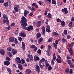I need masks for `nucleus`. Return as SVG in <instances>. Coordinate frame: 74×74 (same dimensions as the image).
I'll return each mask as SVG.
<instances>
[{"mask_svg": "<svg viewBox=\"0 0 74 74\" xmlns=\"http://www.w3.org/2000/svg\"><path fill=\"white\" fill-rule=\"evenodd\" d=\"M21 19L20 21V23H21V26L24 30H27L28 31H30L32 30L33 29V27L32 25H29L28 27H26V26H27V23L26 22H27V19L26 17L24 16H23L21 17Z\"/></svg>", "mask_w": 74, "mask_h": 74, "instance_id": "f257e3e1", "label": "nucleus"}, {"mask_svg": "<svg viewBox=\"0 0 74 74\" xmlns=\"http://www.w3.org/2000/svg\"><path fill=\"white\" fill-rule=\"evenodd\" d=\"M66 62L68 63V64L69 65V66L71 69H74V64L73 63V62H71V60H66Z\"/></svg>", "mask_w": 74, "mask_h": 74, "instance_id": "f03ea898", "label": "nucleus"}, {"mask_svg": "<svg viewBox=\"0 0 74 74\" xmlns=\"http://www.w3.org/2000/svg\"><path fill=\"white\" fill-rule=\"evenodd\" d=\"M3 18L6 19V20H3V23H6V24L8 25H9V23H8V22H9V21H8V17H7V16H6V15L4 14H3Z\"/></svg>", "mask_w": 74, "mask_h": 74, "instance_id": "7ed1b4c3", "label": "nucleus"}, {"mask_svg": "<svg viewBox=\"0 0 74 74\" xmlns=\"http://www.w3.org/2000/svg\"><path fill=\"white\" fill-rule=\"evenodd\" d=\"M35 66H36L35 68L36 71V72H38V74H39L40 73V67L37 64H36L35 65Z\"/></svg>", "mask_w": 74, "mask_h": 74, "instance_id": "20e7f679", "label": "nucleus"}, {"mask_svg": "<svg viewBox=\"0 0 74 74\" xmlns=\"http://www.w3.org/2000/svg\"><path fill=\"white\" fill-rule=\"evenodd\" d=\"M62 12L64 13V14H68V12L67 10V8H64L62 9Z\"/></svg>", "mask_w": 74, "mask_h": 74, "instance_id": "39448f33", "label": "nucleus"}, {"mask_svg": "<svg viewBox=\"0 0 74 74\" xmlns=\"http://www.w3.org/2000/svg\"><path fill=\"white\" fill-rule=\"evenodd\" d=\"M46 31L47 33H51V28L49 25H47L46 26Z\"/></svg>", "mask_w": 74, "mask_h": 74, "instance_id": "423d86ee", "label": "nucleus"}, {"mask_svg": "<svg viewBox=\"0 0 74 74\" xmlns=\"http://www.w3.org/2000/svg\"><path fill=\"white\" fill-rule=\"evenodd\" d=\"M42 30L43 32L42 33V35H45V27L43 26L42 27Z\"/></svg>", "mask_w": 74, "mask_h": 74, "instance_id": "0eeeda50", "label": "nucleus"}, {"mask_svg": "<svg viewBox=\"0 0 74 74\" xmlns=\"http://www.w3.org/2000/svg\"><path fill=\"white\" fill-rule=\"evenodd\" d=\"M19 36H23V37H26V34H25V32H23L20 33L19 34Z\"/></svg>", "mask_w": 74, "mask_h": 74, "instance_id": "6e6552de", "label": "nucleus"}, {"mask_svg": "<svg viewBox=\"0 0 74 74\" xmlns=\"http://www.w3.org/2000/svg\"><path fill=\"white\" fill-rule=\"evenodd\" d=\"M28 58H30V60L33 61L34 59H33V56L30 54H28L27 55Z\"/></svg>", "mask_w": 74, "mask_h": 74, "instance_id": "1a4fd4ad", "label": "nucleus"}, {"mask_svg": "<svg viewBox=\"0 0 74 74\" xmlns=\"http://www.w3.org/2000/svg\"><path fill=\"white\" fill-rule=\"evenodd\" d=\"M24 15L26 17L27 16V14L29 13V12L28 10H24Z\"/></svg>", "mask_w": 74, "mask_h": 74, "instance_id": "9d476101", "label": "nucleus"}, {"mask_svg": "<svg viewBox=\"0 0 74 74\" xmlns=\"http://www.w3.org/2000/svg\"><path fill=\"white\" fill-rule=\"evenodd\" d=\"M21 61L22 62H21ZM25 63V61L23 59H22L21 61V59H20V58H19V63L23 64Z\"/></svg>", "mask_w": 74, "mask_h": 74, "instance_id": "9b49d317", "label": "nucleus"}, {"mask_svg": "<svg viewBox=\"0 0 74 74\" xmlns=\"http://www.w3.org/2000/svg\"><path fill=\"white\" fill-rule=\"evenodd\" d=\"M9 41L10 42H13L14 41V38L13 37H11L9 39Z\"/></svg>", "mask_w": 74, "mask_h": 74, "instance_id": "f8f14e48", "label": "nucleus"}, {"mask_svg": "<svg viewBox=\"0 0 74 74\" xmlns=\"http://www.w3.org/2000/svg\"><path fill=\"white\" fill-rule=\"evenodd\" d=\"M68 50L69 51L70 56H72V55H73V49H68Z\"/></svg>", "mask_w": 74, "mask_h": 74, "instance_id": "ddd939ff", "label": "nucleus"}, {"mask_svg": "<svg viewBox=\"0 0 74 74\" xmlns=\"http://www.w3.org/2000/svg\"><path fill=\"white\" fill-rule=\"evenodd\" d=\"M0 53L2 55H4L5 54V51L3 49H0Z\"/></svg>", "mask_w": 74, "mask_h": 74, "instance_id": "4468645a", "label": "nucleus"}, {"mask_svg": "<svg viewBox=\"0 0 74 74\" xmlns=\"http://www.w3.org/2000/svg\"><path fill=\"white\" fill-rule=\"evenodd\" d=\"M41 21H39L37 22L36 24V26L37 27H40L41 25Z\"/></svg>", "mask_w": 74, "mask_h": 74, "instance_id": "2eb2a0df", "label": "nucleus"}, {"mask_svg": "<svg viewBox=\"0 0 74 74\" xmlns=\"http://www.w3.org/2000/svg\"><path fill=\"white\" fill-rule=\"evenodd\" d=\"M39 66L41 69H43L44 67V63H39Z\"/></svg>", "mask_w": 74, "mask_h": 74, "instance_id": "dca6fc26", "label": "nucleus"}, {"mask_svg": "<svg viewBox=\"0 0 74 74\" xmlns=\"http://www.w3.org/2000/svg\"><path fill=\"white\" fill-rule=\"evenodd\" d=\"M12 52L13 55H15L17 53V51L14 49H12Z\"/></svg>", "mask_w": 74, "mask_h": 74, "instance_id": "f3484780", "label": "nucleus"}, {"mask_svg": "<svg viewBox=\"0 0 74 74\" xmlns=\"http://www.w3.org/2000/svg\"><path fill=\"white\" fill-rule=\"evenodd\" d=\"M43 41V38H40L38 40V42L39 44H41V42H42Z\"/></svg>", "mask_w": 74, "mask_h": 74, "instance_id": "a211bd4d", "label": "nucleus"}, {"mask_svg": "<svg viewBox=\"0 0 74 74\" xmlns=\"http://www.w3.org/2000/svg\"><path fill=\"white\" fill-rule=\"evenodd\" d=\"M52 34L53 36H56V37L59 36V34L56 32H53Z\"/></svg>", "mask_w": 74, "mask_h": 74, "instance_id": "6ab92c4d", "label": "nucleus"}, {"mask_svg": "<svg viewBox=\"0 0 74 74\" xmlns=\"http://www.w3.org/2000/svg\"><path fill=\"white\" fill-rule=\"evenodd\" d=\"M16 62L18 64V67H19V57L16 58L15 59Z\"/></svg>", "mask_w": 74, "mask_h": 74, "instance_id": "aec40b11", "label": "nucleus"}, {"mask_svg": "<svg viewBox=\"0 0 74 74\" xmlns=\"http://www.w3.org/2000/svg\"><path fill=\"white\" fill-rule=\"evenodd\" d=\"M34 60L35 61H36V60H40V58H39L37 56H34Z\"/></svg>", "mask_w": 74, "mask_h": 74, "instance_id": "412c9836", "label": "nucleus"}, {"mask_svg": "<svg viewBox=\"0 0 74 74\" xmlns=\"http://www.w3.org/2000/svg\"><path fill=\"white\" fill-rule=\"evenodd\" d=\"M4 64L5 65L8 66L10 64V62L9 61H5L4 62Z\"/></svg>", "mask_w": 74, "mask_h": 74, "instance_id": "4be33fe9", "label": "nucleus"}, {"mask_svg": "<svg viewBox=\"0 0 74 74\" xmlns=\"http://www.w3.org/2000/svg\"><path fill=\"white\" fill-rule=\"evenodd\" d=\"M26 72H27L28 74H30L32 73V71L30 69H28L26 70Z\"/></svg>", "mask_w": 74, "mask_h": 74, "instance_id": "5701e85b", "label": "nucleus"}, {"mask_svg": "<svg viewBox=\"0 0 74 74\" xmlns=\"http://www.w3.org/2000/svg\"><path fill=\"white\" fill-rule=\"evenodd\" d=\"M7 71L8 72H9V73L10 74H12V73H11L12 71L11 70V69H10V68H7Z\"/></svg>", "mask_w": 74, "mask_h": 74, "instance_id": "b1692460", "label": "nucleus"}, {"mask_svg": "<svg viewBox=\"0 0 74 74\" xmlns=\"http://www.w3.org/2000/svg\"><path fill=\"white\" fill-rule=\"evenodd\" d=\"M73 45H74V43L73 42L71 43V44H69V48L68 49H72L71 47H73Z\"/></svg>", "mask_w": 74, "mask_h": 74, "instance_id": "393cba45", "label": "nucleus"}, {"mask_svg": "<svg viewBox=\"0 0 74 74\" xmlns=\"http://www.w3.org/2000/svg\"><path fill=\"white\" fill-rule=\"evenodd\" d=\"M40 37H41V34L37 33L36 34V38L38 39V38H40Z\"/></svg>", "mask_w": 74, "mask_h": 74, "instance_id": "a878e982", "label": "nucleus"}, {"mask_svg": "<svg viewBox=\"0 0 74 74\" xmlns=\"http://www.w3.org/2000/svg\"><path fill=\"white\" fill-rule=\"evenodd\" d=\"M19 69H20V70H22L23 69V67H22V65L21 64H19Z\"/></svg>", "mask_w": 74, "mask_h": 74, "instance_id": "bb28decb", "label": "nucleus"}, {"mask_svg": "<svg viewBox=\"0 0 74 74\" xmlns=\"http://www.w3.org/2000/svg\"><path fill=\"white\" fill-rule=\"evenodd\" d=\"M45 61V58H43L41 59L39 62V63H42L43 62H44Z\"/></svg>", "mask_w": 74, "mask_h": 74, "instance_id": "cd10ccee", "label": "nucleus"}, {"mask_svg": "<svg viewBox=\"0 0 74 74\" xmlns=\"http://www.w3.org/2000/svg\"><path fill=\"white\" fill-rule=\"evenodd\" d=\"M47 42H52V37H50L49 38Z\"/></svg>", "mask_w": 74, "mask_h": 74, "instance_id": "c85d7f7f", "label": "nucleus"}, {"mask_svg": "<svg viewBox=\"0 0 74 74\" xmlns=\"http://www.w3.org/2000/svg\"><path fill=\"white\" fill-rule=\"evenodd\" d=\"M46 52L48 56H51V53L50 52V51L47 50Z\"/></svg>", "mask_w": 74, "mask_h": 74, "instance_id": "c756f323", "label": "nucleus"}, {"mask_svg": "<svg viewBox=\"0 0 74 74\" xmlns=\"http://www.w3.org/2000/svg\"><path fill=\"white\" fill-rule=\"evenodd\" d=\"M56 60L57 63H60L62 62L61 60L59 58H57L56 59Z\"/></svg>", "mask_w": 74, "mask_h": 74, "instance_id": "7c9ffc66", "label": "nucleus"}, {"mask_svg": "<svg viewBox=\"0 0 74 74\" xmlns=\"http://www.w3.org/2000/svg\"><path fill=\"white\" fill-rule=\"evenodd\" d=\"M65 72L66 74H68L69 73V69L67 68L65 70Z\"/></svg>", "mask_w": 74, "mask_h": 74, "instance_id": "2f4dec72", "label": "nucleus"}, {"mask_svg": "<svg viewBox=\"0 0 74 74\" xmlns=\"http://www.w3.org/2000/svg\"><path fill=\"white\" fill-rule=\"evenodd\" d=\"M69 27H70L71 28L73 27V22H71L69 25Z\"/></svg>", "mask_w": 74, "mask_h": 74, "instance_id": "473e14b6", "label": "nucleus"}, {"mask_svg": "<svg viewBox=\"0 0 74 74\" xmlns=\"http://www.w3.org/2000/svg\"><path fill=\"white\" fill-rule=\"evenodd\" d=\"M61 23H62L61 24V25L62 27H64V26H65V22H64V21H63Z\"/></svg>", "mask_w": 74, "mask_h": 74, "instance_id": "72a5a7b5", "label": "nucleus"}, {"mask_svg": "<svg viewBox=\"0 0 74 74\" xmlns=\"http://www.w3.org/2000/svg\"><path fill=\"white\" fill-rule=\"evenodd\" d=\"M62 42L64 43L66 42V44H67V42H66V40L65 39L63 38L62 40Z\"/></svg>", "mask_w": 74, "mask_h": 74, "instance_id": "f704fd0d", "label": "nucleus"}, {"mask_svg": "<svg viewBox=\"0 0 74 74\" xmlns=\"http://www.w3.org/2000/svg\"><path fill=\"white\" fill-rule=\"evenodd\" d=\"M3 5L5 7H8V2H5V3H4Z\"/></svg>", "mask_w": 74, "mask_h": 74, "instance_id": "c9c22d12", "label": "nucleus"}, {"mask_svg": "<svg viewBox=\"0 0 74 74\" xmlns=\"http://www.w3.org/2000/svg\"><path fill=\"white\" fill-rule=\"evenodd\" d=\"M47 17H48L49 18H51L52 17V15L51 13H48V15L47 16Z\"/></svg>", "mask_w": 74, "mask_h": 74, "instance_id": "e433bc0d", "label": "nucleus"}, {"mask_svg": "<svg viewBox=\"0 0 74 74\" xmlns=\"http://www.w3.org/2000/svg\"><path fill=\"white\" fill-rule=\"evenodd\" d=\"M19 32V29H17V30H16L14 34H16V35H17V34H18V32Z\"/></svg>", "mask_w": 74, "mask_h": 74, "instance_id": "4c0bfd02", "label": "nucleus"}, {"mask_svg": "<svg viewBox=\"0 0 74 74\" xmlns=\"http://www.w3.org/2000/svg\"><path fill=\"white\" fill-rule=\"evenodd\" d=\"M52 3L53 4H55V5H56V2L55 0H52Z\"/></svg>", "mask_w": 74, "mask_h": 74, "instance_id": "58836bf2", "label": "nucleus"}, {"mask_svg": "<svg viewBox=\"0 0 74 74\" xmlns=\"http://www.w3.org/2000/svg\"><path fill=\"white\" fill-rule=\"evenodd\" d=\"M14 10L16 12H18V8L15 7L14 8Z\"/></svg>", "mask_w": 74, "mask_h": 74, "instance_id": "ea45409f", "label": "nucleus"}, {"mask_svg": "<svg viewBox=\"0 0 74 74\" xmlns=\"http://www.w3.org/2000/svg\"><path fill=\"white\" fill-rule=\"evenodd\" d=\"M64 33L65 35H67V31L66 30H64Z\"/></svg>", "mask_w": 74, "mask_h": 74, "instance_id": "a19ab883", "label": "nucleus"}, {"mask_svg": "<svg viewBox=\"0 0 74 74\" xmlns=\"http://www.w3.org/2000/svg\"><path fill=\"white\" fill-rule=\"evenodd\" d=\"M37 52L38 54H39V55H41V50L38 49L37 51Z\"/></svg>", "mask_w": 74, "mask_h": 74, "instance_id": "79ce46f5", "label": "nucleus"}, {"mask_svg": "<svg viewBox=\"0 0 74 74\" xmlns=\"http://www.w3.org/2000/svg\"><path fill=\"white\" fill-rule=\"evenodd\" d=\"M53 46H54V47L56 49H57V45L55 43H54L53 44Z\"/></svg>", "mask_w": 74, "mask_h": 74, "instance_id": "37998d69", "label": "nucleus"}, {"mask_svg": "<svg viewBox=\"0 0 74 74\" xmlns=\"http://www.w3.org/2000/svg\"><path fill=\"white\" fill-rule=\"evenodd\" d=\"M7 50L8 51L10 52L12 50V48L10 47H8L7 48Z\"/></svg>", "mask_w": 74, "mask_h": 74, "instance_id": "c03bdc74", "label": "nucleus"}, {"mask_svg": "<svg viewBox=\"0 0 74 74\" xmlns=\"http://www.w3.org/2000/svg\"><path fill=\"white\" fill-rule=\"evenodd\" d=\"M36 46L34 45H32L30 47V48H32L34 49Z\"/></svg>", "mask_w": 74, "mask_h": 74, "instance_id": "a18cd8bd", "label": "nucleus"}, {"mask_svg": "<svg viewBox=\"0 0 74 74\" xmlns=\"http://www.w3.org/2000/svg\"><path fill=\"white\" fill-rule=\"evenodd\" d=\"M48 70L49 71H51L52 70V67L51 66H49L48 67Z\"/></svg>", "mask_w": 74, "mask_h": 74, "instance_id": "49530a36", "label": "nucleus"}, {"mask_svg": "<svg viewBox=\"0 0 74 74\" xmlns=\"http://www.w3.org/2000/svg\"><path fill=\"white\" fill-rule=\"evenodd\" d=\"M8 54L10 57V58H11V57H12V53H11V52H9Z\"/></svg>", "mask_w": 74, "mask_h": 74, "instance_id": "de8ad7c7", "label": "nucleus"}, {"mask_svg": "<svg viewBox=\"0 0 74 74\" xmlns=\"http://www.w3.org/2000/svg\"><path fill=\"white\" fill-rule=\"evenodd\" d=\"M69 74H73V70H72V69H70Z\"/></svg>", "mask_w": 74, "mask_h": 74, "instance_id": "09e8293b", "label": "nucleus"}, {"mask_svg": "<svg viewBox=\"0 0 74 74\" xmlns=\"http://www.w3.org/2000/svg\"><path fill=\"white\" fill-rule=\"evenodd\" d=\"M55 60H53L52 59L51 61V64L52 65H53L54 64Z\"/></svg>", "mask_w": 74, "mask_h": 74, "instance_id": "8fccbe9b", "label": "nucleus"}, {"mask_svg": "<svg viewBox=\"0 0 74 74\" xmlns=\"http://www.w3.org/2000/svg\"><path fill=\"white\" fill-rule=\"evenodd\" d=\"M34 49V52H36V51H37V47H35Z\"/></svg>", "mask_w": 74, "mask_h": 74, "instance_id": "3c124183", "label": "nucleus"}, {"mask_svg": "<svg viewBox=\"0 0 74 74\" xmlns=\"http://www.w3.org/2000/svg\"><path fill=\"white\" fill-rule=\"evenodd\" d=\"M14 42L15 43V44H17L18 43V40H17V39H16V38H15Z\"/></svg>", "mask_w": 74, "mask_h": 74, "instance_id": "603ef678", "label": "nucleus"}, {"mask_svg": "<svg viewBox=\"0 0 74 74\" xmlns=\"http://www.w3.org/2000/svg\"><path fill=\"white\" fill-rule=\"evenodd\" d=\"M19 40L20 41V42H22V38H21V37H19Z\"/></svg>", "mask_w": 74, "mask_h": 74, "instance_id": "864d4df0", "label": "nucleus"}, {"mask_svg": "<svg viewBox=\"0 0 74 74\" xmlns=\"http://www.w3.org/2000/svg\"><path fill=\"white\" fill-rule=\"evenodd\" d=\"M67 59H71V57H70L69 56H67V58H66Z\"/></svg>", "mask_w": 74, "mask_h": 74, "instance_id": "5fc2aeb1", "label": "nucleus"}, {"mask_svg": "<svg viewBox=\"0 0 74 74\" xmlns=\"http://www.w3.org/2000/svg\"><path fill=\"white\" fill-rule=\"evenodd\" d=\"M31 11H35L36 10V9L34 8L33 7H32V8H31Z\"/></svg>", "mask_w": 74, "mask_h": 74, "instance_id": "6e6d98bb", "label": "nucleus"}, {"mask_svg": "<svg viewBox=\"0 0 74 74\" xmlns=\"http://www.w3.org/2000/svg\"><path fill=\"white\" fill-rule=\"evenodd\" d=\"M14 25H15V24L14 23H13L11 24L10 26L11 27H12V26H14Z\"/></svg>", "mask_w": 74, "mask_h": 74, "instance_id": "4d7b16f0", "label": "nucleus"}, {"mask_svg": "<svg viewBox=\"0 0 74 74\" xmlns=\"http://www.w3.org/2000/svg\"><path fill=\"white\" fill-rule=\"evenodd\" d=\"M67 38L68 39H70L71 38V36L70 35H68L67 37Z\"/></svg>", "mask_w": 74, "mask_h": 74, "instance_id": "13d9d810", "label": "nucleus"}, {"mask_svg": "<svg viewBox=\"0 0 74 74\" xmlns=\"http://www.w3.org/2000/svg\"><path fill=\"white\" fill-rule=\"evenodd\" d=\"M22 48L23 50H25V49L26 48L25 47V46H22Z\"/></svg>", "mask_w": 74, "mask_h": 74, "instance_id": "bf43d9fd", "label": "nucleus"}, {"mask_svg": "<svg viewBox=\"0 0 74 74\" xmlns=\"http://www.w3.org/2000/svg\"><path fill=\"white\" fill-rule=\"evenodd\" d=\"M4 2V0H0V3H3Z\"/></svg>", "mask_w": 74, "mask_h": 74, "instance_id": "052dcab7", "label": "nucleus"}, {"mask_svg": "<svg viewBox=\"0 0 74 74\" xmlns=\"http://www.w3.org/2000/svg\"><path fill=\"white\" fill-rule=\"evenodd\" d=\"M57 22H61V20L59 18H58L57 19Z\"/></svg>", "mask_w": 74, "mask_h": 74, "instance_id": "680f3d73", "label": "nucleus"}, {"mask_svg": "<svg viewBox=\"0 0 74 74\" xmlns=\"http://www.w3.org/2000/svg\"><path fill=\"white\" fill-rule=\"evenodd\" d=\"M33 15V13L32 12L29 14V15L30 16H32V15Z\"/></svg>", "mask_w": 74, "mask_h": 74, "instance_id": "e2e57ef3", "label": "nucleus"}, {"mask_svg": "<svg viewBox=\"0 0 74 74\" xmlns=\"http://www.w3.org/2000/svg\"><path fill=\"white\" fill-rule=\"evenodd\" d=\"M6 59L7 60H8L9 61L10 60V58L9 57H6Z\"/></svg>", "mask_w": 74, "mask_h": 74, "instance_id": "0e129e2a", "label": "nucleus"}, {"mask_svg": "<svg viewBox=\"0 0 74 74\" xmlns=\"http://www.w3.org/2000/svg\"><path fill=\"white\" fill-rule=\"evenodd\" d=\"M53 60L55 61V60H56V56H55V57H53Z\"/></svg>", "mask_w": 74, "mask_h": 74, "instance_id": "69168bd1", "label": "nucleus"}, {"mask_svg": "<svg viewBox=\"0 0 74 74\" xmlns=\"http://www.w3.org/2000/svg\"><path fill=\"white\" fill-rule=\"evenodd\" d=\"M44 14H45V15H47L48 14V13L47 12V11H46L45 12Z\"/></svg>", "mask_w": 74, "mask_h": 74, "instance_id": "338daca9", "label": "nucleus"}, {"mask_svg": "<svg viewBox=\"0 0 74 74\" xmlns=\"http://www.w3.org/2000/svg\"><path fill=\"white\" fill-rule=\"evenodd\" d=\"M71 21L72 22L74 21V17H73V18H72L71 19Z\"/></svg>", "mask_w": 74, "mask_h": 74, "instance_id": "774afa93", "label": "nucleus"}]
</instances>
